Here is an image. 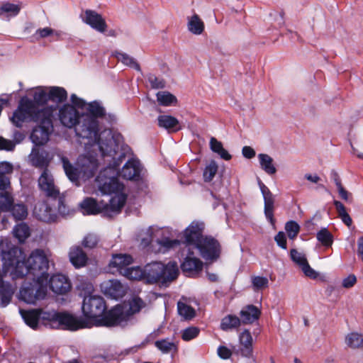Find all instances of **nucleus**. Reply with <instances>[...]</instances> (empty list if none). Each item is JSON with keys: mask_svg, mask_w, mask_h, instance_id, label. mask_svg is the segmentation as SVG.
<instances>
[{"mask_svg": "<svg viewBox=\"0 0 363 363\" xmlns=\"http://www.w3.org/2000/svg\"><path fill=\"white\" fill-rule=\"evenodd\" d=\"M147 80L152 89H162L165 86V82L154 74H150L147 77Z\"/></svg>", "mask_w": 363, "mask_h": 363, "instance_id": "55", "label": "nucleus"}, {"mask_svg": "<svg viewBox=\"0 0 363 363\" xmlns=\"http://www.w3.org/2000/svg\"><path fill=\"white\" fill-rule=\"evenodd\" d=\"M277 244L282 249H286V237L284 232H279L274 237Z\"/></svg>", "mask_w": 363, "mask_h": 363, "instance_id": "59", "label": "nucleus"}, {"mask_svg": "<svg viewBox=\"0 0 363 363\" xmlns=\"http://www.w3.org/2000/svg\"><path fill=\"white\" fill-rule=\"evenodd\" d=\"M337 189L340 196L345 201H349L350 196H351V194L346 191L342 186H339Z\"/></svg>", "mask_w": 363, "mask_h": 363, "instance_id": "64", "label": "nucleus"}, {"mask_svg": "<svg viewBox=\"0 0 363 363\" xmlns=\"http://www.w3.org/2000/svg\"><path fill=\"white\" fill-rule=\"evenodd\" d=\"M69 257L71 263L76 267L80 268L86 264L87 256L83 250L79 246L70 248Z\"/></svg>", "mask_w": 363, "mask_h": 363, "instance_id": "26", "label": "nucleus"}, {"mask_svg": "<svg viewBox=\"0 0 363 363\" xmlns=\"http://www.w3.org/2000/svg\"><path fill=\"white\" fill-rule=\"evenodd\" d=\"M83 21L94 30L104 33L106 28V23L102 16L92 10H86Z\"/></svg>", "mask_w": 363, "mask_h": 363, "instance_id": "22", "label": "nucleus"}, {"mask_svg": "<svg viewBox=\"0 0 363 363\" xmlns=\"http://www.w3.org/2000/svg\"><path fill=\"white\" fill-rule=\"evenodd\" d=\"M345 344L352 349H363V335L356 332L348 333L345 337Z\"/></svg>", "mask_w": 363, "mask_h": 363, "instance_id": "36", "label": "nucleus"}, {"mask_svg": "<svg viewBox=\"0 0 363 363\" xmlns=\"http://www.w3.org/2000/svg\"><path fill=\"white\" fill-rule=\"evenodd\" d=\"M58 211L62 216L67 215L69 212V208L66 206L62 198H60L58 200Z\"/></svg>", "mask_w": 363, "mask_h": 363, "instance_id": "63", "label": "nucleus"}, {"mask_svg": "<svg viewBox=\"0 0 363 363\" xmlns=\"http://www.w3.org/2000/svg\"><path fill=\"white\" fill-rule=\"evenodd\" d=\"M16 143L10 140L0 137V150L11 151L15 148Z\"/></svg>", "mask_w": 363, "mask_h": 363, "instance_id": "57", "label": "nucleus"}, {"mask_svg": "<svg viewBox=\"0 0 363 363\" xmlns=\"http://www.w3.org/2000/svg\"><path fill=\"white\" fill-rule=\"evenodd\" d=\"M285 230L289 238L291 240H294L299 233L300 226L296 221L290 220L286 223Z\"/></svg>", "mask_w": 363, "mask_h": 363, "instance_id": "51", "label": "nucleus"}, {"mask_svg": "<svg viewBox=\"0 0 363 363\" xmlns=\"http://www.w3.org/2000/svg\"><path fill=\"white\" fill-rule=\"evenodd\" d=\"M242 154L244 157L247 159H252L255 156L256 152L250 146H244L242 149Z\"/></svg>", "mask_w": 363, "mask_h": 363, "instance_id": "62", "label": "nucleus"}, {"mask_svg": "<svg viewBox=\"0 0 363 363\" xmlns=\"http://www.w3.org/2000/svg\"><path fill=\"white\" fill-rule=\"evenodd\" d=\"M13 171V166L9 162H0V175L11 177Z\"/></svg>", "mask_w": 363, "mask_h": 363, "instance_id": "56", "label": "nucleus"}, {"mask_svg": "<svg viewBox=\"0 0 363 363\" xmlns=\"http://www.w3.org/2000/svg\"><path fill=\"white\" fill-rule=\"evenodd\" d=\"M177 310L179 314L186 320H190L195 316V310L190 306L179 301L177 303Z\"/></svg>", "mask_w": 363, "mask_h": 363, "instance_id": "45", "label": "nucleus"}, {"mask_svg": "<svg viewBox=\"0 0 363 363\" xmlns=\"http://www.w3.org/2000/svg\"><path fill=\"white\" fill-rule=\"evenodd\" d=\"M70 101L73 105L64 104L59 108L57 114L60 123L68 128H74L81 118L82 113L75 106L84 108L86 106V101L74 94L71 95Z\"/></svg>", "mask_w": 363, "mask_h": 363, "instance_id": "8", "label": "nucleus"}, {"mask_svg": "<svg viewBox=\"0 0 363 363\" xmlns=\"http://www.w3.org/2000/svg\"><path fill=\"white\" fill-rule=\"evenodd\" d=\"M121 274L130 280L145 279L144 268L140 267H132L121 271Z\"/></svg>", "mask_w": 363, "mask_h": 363, "instance_id": "39", "label": "nucleus"}, {"mask_svg": "<svg viewBox=\"0 0 363 363\" xmlns=\"http://www.w3.org/2000/svg\"><path fill=\"white\" fill-rule=\"evenodd\" d=\"M260 314V310L253 305L245 306L240 312V320L244 324L254 323L259 319Z\"/></svg>", "mask_w": 363, "mask_h": 363, "instance_id": "25", "label": "nucleus"}, {"mask_svg": "<svg viewBox=\"0 0 363 363\" xmlns=\"http://www.w3.org/2000/svg\"><path fill=\"white\" fill-rule=\"evenodd\" d=\"M156 347L163 353H169L177 350V346L173 342L167 339L157 340L155 342Z\"/></svg>", "mask_w": 363, "mask_h": 363, "instance_id": "47", "label": "nucleus"}, {"mask_svg": "<svg viewBox=\"0 0 363 363\" xmlns=\"http://www.w3.org/2000/svg\"><path fill=\"white\" fill-rule=\"evenodd\" d=\"M38 110H43L48 107L43 106L49 99L48 88H39L33 94V100L30 99ZM55 108V107L52 106Z\"/></svg>", "mask_w": 363, "mask_h": 363, "instance_id": "29", "label": "nucleus"}, {"mask_svg": "<svg viewBox=\"0 0 363 363\" xmlns=\"http://www.w3.org/2000/svg\"><path fill=\"white\" fill-rule=\"evenodd\" d=\"M218 171V164L216 162L212 160L206 167L203 171V179L206 182H211Z\"/></svg>", "mask_w": 363, "mask_h": 363, "instance_id": "49", "label": "nucleus"}, {"mask_svg": "<svg viewBox=\"0 0 363 363\" xmlns=\"http://www.w3.org/2000/svg\"><path fill=\"white\" fill-rule=\"evenodd\" d=\"M18 5L9 2L0 5V16L3 20H9L10 17L16 16L20 11Z\"/></svg>", "mask_w": 363, "mask_h": 363, "instance_id": "33", "label": "nucleus"}, {"mask_svg": "<svg viewBox=\"0 0 363 363\" xmlns=\"http://www.w3.org/2000/svg\"><path fill=\"white\" fill-rule=\"evenodd\" d=\"M239 342L241 345L240 353L243 357L252 358L253 356V338L248 330H244L239 335Z\"/></svg>", "mask_w": 363, "mask_h": 363, "instance_id": "24", "label": "nucleus"}, {"mask_svg": "<svg viewBox=\"0 0 363 363\" xmlns=\"http://www.w3.org/2000/svg\"><path fill=\"white\" fill-rule=\"evenodd\" d=\"M133 257L127 254L114 255L110 262V266L115 267L121 274V271L128 269V266L133 263Z\"/></svg>", "mask_w": 363, "mask_h": 363, "instance_id": "27", "label": "nucleus"}, {"mask_svg": "<svg viewBox=\"0 0 363 363\" xmlns=\"http://www.w3.org/2000/svg\"><path fill=\"white\" fill-rule=\"evenodd\" d=\"M143 172V166L135 157L128 160L120 172V176L127 180H139Z\"/></svg>", "mask_w": 363, "mask_h": 363, "instance_id": "16", "label": "nucleus"}, {"mask_svg": "<svg viewBox=\"0 0 363 363\" xmlns=\"http://www.w3.org/2000/svg\"><path fill=\"white\" fill-rule=\"evenodd\" d=\"M291 259L301 269L303 274L313 279H315L318 274L309 265L306 255L303 253L298 252L296 249L291 250Z\"/></svg>", "mask_w": 363, "mask_h": 363, "instance_id": "19", "label": "nucleus"}, {"mask_svg": "<svg viewBox=\"0 0 363 363\" xmlns=\"http://www.w3.org/2000/svg\"><path fill=\"white\" fill-rule=\"evenodd\" d=\"M86 289L89 295L85 296L83 300L82 312L84 315L96 325L113 327L116 325L124 326L128 321L130 314L124 313L123 308L117 306L104 313L106 309L104 298L99 295L91 293L93 286L87 284Z\"/></svg>", "mask_w": 363, "mask_h": 363, "instance_id": "4", "label": "nucleus"}, {"mask_svg": "<svg viewBox=\"0 0 363 363\" xmlns=\"http://www.w3.org/2000/svg\"><path fill=\"white\" fill-rule=\"evenodd\" d=\"M116 57L123 64H124L127 66H129V67L136 69L137 71H140V67L139 64L136 62V60L133 57L128 55V54L121 52H116Z\"/></svg>", "mask_w": 363, "mask_h": 363, "instance_id": "43", "label": "nucleus"}, {"mask_svg": "<svg viewBox=\"0 0 363 363\" xmlns=\"http://www.w3.org/2000/svg\"><path fill=\"white\" fill-rule=\"evenodd\" d=\"M144 303L140 298L134 297L129 302V313L132 315L138 313L143 307Z\"/></svg>", "mask_w": 363, "mask_h": 363, "instance_id": "52", "label": "nucleus"}, {"mask_svg": "<svg viewBox=\"0 0 363 363\" xmlns=\"http://www.w3.org/2000/svg\"><path fill=\"white\" fill-rule=\"evenodd\" d=\"M181 268L184 273L192 275L201 272L203 269V262L190 250L185 257L184 261L181 264Z\"/></svg>", "mask_w": 363, "mask_h": 363, "instance_id": "20", "label": "nucleus"}, {"mask_svg": "<svg viewBox=\"0 0 363 363\" xmlns=\"http://www.w3.org/2000/svg\"><path fill=\"white\" fill-rule=\"evenodd\" d=\"M89 112L88 115L94 117V118L102 117L105 115V109L101 104L98 101H92L89 104H86L85 107Z\"/></svg>", "mask_w": 363, "mask_h": 363, "instance_id": "42", "label": "nucleus"}, {"mask_svg": "<svg viewBox=\"0 0 363 363\" xmlns=\"http://www.w3.org/2000/svg\"><path fill=\"white\" fill-rule=\"evenodd\" d=\"M158 125L166 130L177 132L181 129L179 121L169 115H160L157 118Z\"/></svg>", "mask_w": 363, "mask_h": 363, "instance_id": "28", "label": "nucleus"}, {"mask_svg": "<svg viewBox=\"0 0 363 363\" xmlns=\"http://www.w3.org/2000/svg\"><path fill=\"white\" fill-rule=\"evenodd\" d=\"M187 28L190 33L194 35H201L204 30V23L197 14H194L188 19Z\"/></svg>", "mask_w": 363, "mask_h": 363, "instance_id": "34", "label": "nucleus"}, {"mask_svg": "<svg viewBox=\"0 0 363 363\" xmlns=\"http://www.w3.org/2000/svg\"><path fill=\"white\" fill-rule=\"evenodd\" d=\"M157 100L159 104L163 106L175 105L177 102L176 96L166 91H159L157 94Z\"/></svg>", "mask_w": 363, "mask_h": 363, "instance_id": "41", "label": "nucleus"}, {"mask_svg": "<svg viewBox=\"0 0 363 363\" xmlns=\"http://www.w3.org/2000/svg\"><path fill=\"white\" fill-rule=\"evenodd\" d=\"M252 286L255 291H258L268 287L269 280L265 277L253 276L251 277Z\"/></svg>", "mask_w": 363, "mask_h": 363, "instance_id": "48", "label": "nucleus"}, {"mask_svg": "<svg viewBox=\"0 0 363 363\" xmlns=\"http://www.w3.org/2000/svg\"><path fill=\"white\" fill-rule=\"evenodd\" d=\"M258 184L264 199V212L267 220L272 226L275 225V219L274 218V196L270 191L269 188L262 182L259 181Z\"/></svg>", "mask_w": 363, "mask_h": 363, "instance_id": "14", "label": "nucleus"}, {"mask_svg": "<svg viewBox=\"0 0 363 363\" xmlns=\"http://www.w3.org/2000/svg\"><path fill=\"white\" fill-rule=\"evenodd\" d=\"M56 108L48 106L38 110L27 97H23L11 117L12 123L21 128L24 123L34 122L37 125L33 129L30 139L35 147L43 145L53 130L52 118Z\"/></svg>", "mask_w": 363, "mask_h": 363, "instance_id": "2", "label": "nucleus"}, {"mask_svg": "<svg viewBox=\"0 0 363 363\" xmlns=\"http://www.w3.org/2000/svg\"><path fill=\"white\" fill-rule=\"evenodd\" d=\"M199 330L195 327H190L183 330L182 337L185 341H189L198 336Z\"/></svg>", "mask_w": 363, "mask_h": 363, "instance_id": "54", "label": "nucleus"}, {"mask_svg": "<svg viewBox=\"0 0 363 363\" xmlns=\"http://www.w3.org/2000/svg\"><path fill=\"white\" fill-rule=\"evenodd\" d=\"M261 169L267 174L273 175L277 172L273 158L267 154L260 153L257 156Z\"/></svg>", "mask_w": 363, "mask_h": 363, "instance_id": "31", "label": "nucleus"}, {"mask_svg": "<svg viewBox=\"0 0 363 363\" xmlns=\"http://www.w3.org/2000/svg\"><path fill=\"white\" fill-rule=\"evenodd\" d=\"M48 92L49 99L56 103H62L67 98V91L62 87H50L48 88Z\"/></svg>", "mask_w": 363, "mask_h": 363, "instance_id": "38", "label": "nucleus"}, {"mask_svg": "<svg viewBox=\"0 0 363 363\" xmlns=\"http://www.w3.org/2000/svg\"><path fill=\"white\" fill-rule=\"evenodd\" d=\"M101 287L105 295L116 300L123 298L127 291V286L117 279L106 281Z\"/></svg>", "mask_w": 363, "mask_h": 363, "instance_id": "18", "label": "nucleus"}, {"mask_svg": "<svg viewBox=\"0 0 363 363\" xmlns=\"http://www.w3.org/2000/svg\"><path fill=\"white\" fill-rule=\"evenodd\" d=\"M32 280V283H25L22 286L18 296L20 300L29 304H34L37 300L44 298L47 294L48 282Z\"/></svg>", "mask_w": 363, "mask_h": 363, "instance_id": "9", "label": "nucleus"}, {"mask_svg": "<svg viewBox=\"0 0 363 363\" xmlns=\"http://www.w3.org/2000/svg\"><path fill=\"white\" fill-rule=\"evenodd\" d=\"M99 237L94 233H88L84 236L82 241V245L85 248H94L99 242Z\"/></svg>", "mask_w": 363, "mask_h": 363, "instance_id": "50", "label": "nucleus"}, {"mask_svg": "<svg viewBox=\"0 0 363 363\" xmlns=\"http://www.w3.org/2000/svg\"><path fill=\"white\" fill-rule=\"evenodd\" d=\"M13 233L20 242H23L30 236V230L26 223H21L15 225Z\"/></svg>", "mask_w": 363, "mask_h": 363, "instance_id": "40", "label": "nucleus"}, {"mask_svg": "<svg viewBox=\"0 0 363 363\" xmlns=\"http://www.w3.org/2000/svg\"><path fill=\"white\" fill-rule=\"evenodd\" d=\"M241 322V320L238 316L228 315L222 318L220 328L223 331L232 330L238 328Z\"/></svg>", "mask_w": 363, "mask_h": 363, "instance_id": "35", "label": "nucleus"}, {"mask_svg": "<svg viewBox=\"0 0 363 363\" xmlns=\"http://www.w3.org/2000/svg\"><path fill=\"white\" fill-rule=\"evenodd\" d=\"M210 148L213 152L217 153L220 158L228 161L232 158L231 155L223 148V144L221 142L218 141L215 138H211L210 140Z\"/></svg>", "mask_w": 363, "mask_h": 363, "instance_id": "37", "label": "nucleus"}, {"mask_svg": "<svg viewBox=\"0 0 363 363\" xmlns=\"http://www.w3.org/2000/svg\"><path fill=\"white\" fill-rule=\"evenodd\" d=\"M195 248L199 250L201 256L206 261L215 260L220 255V245L212 237L205 236Z\"/></svg>", "mask_w": 363, "mask_h": 363, "instance_id": "12", "label": "nucleus"}, {"mask_svg": "<svg viewBox=\"0 0 363 363\" xmlns=\"http://www.w3.org/2000/svg\"><path fill=\"white\" fill-rule=\"evenodd\" d=\"M44 318L48 319V326L51 328L77 330L80 328H89V323L67 313L50 312L45 313Z\"/></svg>", "mask_w": 363, "mask_h": 363, "instance_id": "7", "label": "nucleus"}, {"mask_svg": "<svg viewBox=\"0 0 363 363\" xmlns=\"http://www.w3.org/2000/svg\"><path fill=\"white\" fill-rule=\"evenodd\" d=\"M130 151L129 147L124 148L123 152L118 155L117 160L109 162L106 167L100 171L95 179L101 194H115L105 206L106 212L109 215L119 213L126 201V195L122 192L124 186L119 182L118 174L120 165Z\"/></svg>", "mask_w": 363, "mask_h": 363, "instance_id": "3", "label": "nucleus"}, {"mask_svg": "<svg viewBox=\"0 0 363 363\" xmlns=\"http://www.w3.org/2000/svg\"><path fill=\"white\" fill-rule=\"evenodd\" d=\"M33 213L38 220L46 223L53 222L56 218L55 210L45 202L37 203L35 206Z\"/></svg>", "mask_w": 363, "mask_h": 363, "instance_id": "23", "label": "nucleus"}, {"mask_svg": "<svg viewBox=\"0 0 363 363\" xmlns=\"http://www.w3.org/2000/svg\"><path fill=\"white\" fill-rule=\"evenodd\" d=\"M49 284L50 289L59 294L67 293L71 288L68 278L61 274L52 275L49 280Z\"/></svg>", "mask_w": 363, "mask_h": 363, "instance_id": "21", "label": "nucleus"}, {"mask_svg": "<svg viewBox=\"0 0 363 363\" xmlns=\"http://www.w3.org/2000/svg\"><path fill=\"white\" fill-rule=\"evenodd\" d=\"M62 167L67 177L72 182L79 178L87 179L94 176L99 167L98 160L92 155H82L77 160V167H74L65 157H61Z\"/></svg>", "mask_w": 363, "mask_h": 363, "instance_id": "5", "label": "nucleus"}, {"mask_svg": "<svg viewBox=\"0 0 363 363\" xmlns=\"http://www.w3.org/2000/svg\"><path fill=\"white\" fill-rule=\"evenodd\" d=\"M29 157L32 165L44 170L48 169L53 158V154L43 148L35 147L32 149Z\"/></svg>", "mask_w": 363, "mask_h": 363, "instance_id": "17", "label": "nucleus"}, {"mask_svg": "<svg viewBox=\"0 0 363 363\" xmlns=\"http://www.w3.org/2000/svg\"><path fill=\"white\" fill-rule=\"evenodd\" d=\"M19 312L26 324L33 329H37L40 323L48 326V319L44 318L43 316L44 314L50 313V312H45L40 309L29 311L20 309Z\"/></svg>", "mask_w": 363, "mask_h": 363, "instance_id": "13", "label": "nucleus"}, {"mask_svg": "<svg viewBox=\"0 0 363 363\" xmlns=\"http://www.w3.org/2000/svg\"><path fill=\"white\" fill-rule=\"evenodd\" d=\"M218 355L223 359H229L232 355V351L227 347L220 345L217 350Z\"/></svg>", "mask_w": 363, "mask_h": 363, "instance_id": "58", "label": "nucleus"}, {"mask_svg": "<svg viewBox=\"0 0 363 363\" xmlns=\"http://www.w3.org/2000/svg\"><path fill=\"white\" fill-rule=\"evenodd\" d=\"M316 238L325 247L331 246L333 242V235L325 228L320 229L317 233Z\"/></svg>", "mask_w": 363, "mask_h": 363, "instance_id": "46", "label": "nucleus"}, {"mask_svg": "<svg viewBox=\"0 0 363 363\" xmlns=\"http://www.w3.org/2000/svg\"><path fill=\"white\" fill-rule=\"evenodd\" d=\"M80 207L84 215H95L101 212L100 206L92 198L85 199L80 203Z\"/></svg>", "mask_w": 363, "mask_h": 363, "instance_id": "32", "label": "nucleus"}, {"mask_svg": "<svg viewBox=\"0 0 363 363\" xmlns=\"http://www.w3.org/2000/svg\"><path fill=\"white\" fill-rule=\"evenodd\" d=\"M38 186L47 196L56 198L60 194V191L55 184L53 176L48 169H44L40 174L38 179Z\"/></svg>", "mask_w": 363, "mask_h": 363, "instance_id": "15", "label": "nucleus"}, {"mask_svg": "<svg viewBox=\"0 0 363 363\" xmlns=\"http://www.w3.org/2000/svg\"><path fill=\"white\" fill-rule=\"evenodd\" d=\"M334 205L342 221L350 227L352 223V220L346 211L345 206L339 201H334Z\"/></svg>", "mask_w": 363, "mask_h": 363, "instance_id": "44", "label": "nucleus"}, {"mask_svg": "<svg viewBox=\"0 0 363 363\" xmlns=\"http://www.w3.org/2000/svg\"><path fill=\"white\" fill-rule=\"evenodd\" d=\"M147 233L150 238L147 239H143L142 242L144 245H147L155 238H157L158 236L162 235L164 233V229L151 226L147 229ZM156 242L158 248L155 250V252L164 254L169 250L174 249V247L179 246L182 242V240L178 239L171 240L167 238H164L162 239L157 238Z\"/></svg>", "mask_w": 363, "mask_h": 363, "instance_id": "10", "label": "nucleus"}, {"mask_svg": "<svg viewBox=\"0 0 363 363\" xmlns=\"http://www.w3.org/2000/svg\"><path fill=\"white\" fill-rule=\"evenodd\" d=\"M35 35H38L40 38H46L52 35L59 38L61 35V32L55 30L49 27H46L38 29L35 32Z\"/></svg>", "mask_w": 363, "mask_h": 363, "instance_id": "53", "label": "nucleus"}, {"mask_svg": "<svg viewBox=\"0 0 363 363\" xmlns=\"http://www.w3.org/2000/svg\"><path fill=\"white\" fill-rule=\"evenodd\" d=\"M77 136L86 140L84 142L86 149L90 146L99 150L103 157H110L109 162L116 160L118 155L123 152L126 146L121 147V151L118 152L120 146L121 135H113L110 130L100 131L99 121L88 115L82 113L81 118L74 128Z\"/></svg>", "mask_w": 363, "mask_h": 363, "instance_id": "1", "label": "nucleus"}, {"mask_svg": "<svg viewBox=\"0 0 363 363\" xmlns=\"http://www.w3.org/2000/svg\"><path fill=\"white\" fill-rule=\"evenodd\" d=\"M7 212H9L16 220H23L28 214L27 206L22 202L13 203V201Z\"/></svg>", "mask_w": 363, "mask_h": 363, "instance_id": "30", "label": "nucleus"}, {"mask_svg": "<svg viewBox=\"0 0 363 363\" xmlns=\"http://www.w3.org/2000/svg\"><path fill=\"white\" fill-rule=\"evenodd\" d=\"M357 281V278L354 274H350L342 280V286L344 288L352 287Z\"/></svg>", "mask_w": 363, "mask_h": 363, "instance_id": "61", "label": "nucleus"}, {"mask_svg": "<svg viewBox=\"0 0 363 363\" xmlns=\"http://www.w3.org/2000/svg\"><path fill=\"white\" fill-rule=\"evenodd\" d=\"M11 177L0 175V190L2 191H9L8 189L11 186Z\"/></svg>", "mask_w": 363, "mask_h": 363, "instance_id": "60", "label": "nucleus"}, {"mask_svg": "<svg viewBox=\"0 0 363 363\" xmlns=\"http://www.w3.org/2000/svg\"><path fill=\"white\" fill-rule=\"evenodd\" d=\"M204 224L202 222L193 221L184 231L181 238L182 242L186 244L187 250L194 247L205 237L203 235Z\"/></svg>", "mask_w": 363, "mask_h": 363, "instance_id": "11", "label": "nucleus"}, {"mask_svg": "<svg viewBox=\"0 0 363 363\" xmlns=\"http://www.w3.org/2000/svg\"><path fill=\"white\" fill-rule=\"evenodd\" d=\"M145 280L150 284L160 282L162 284L174 280L179 274L177 264L169 262L164 264L160 262H153L144 267Z\"/></svg>", "mask_w": 363, "mask_h": 363, "instance_id": "6", "label": "nucleus"}]
</instances>
